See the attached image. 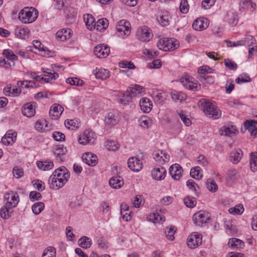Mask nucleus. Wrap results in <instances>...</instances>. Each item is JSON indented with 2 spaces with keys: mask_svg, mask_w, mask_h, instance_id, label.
I'll use <instances>...</instances> for the list:
<instances>
[{
  "mask_svg": "<svg viewBox=\"0 0 257 257\" xmlns=\"http://www.w3.org/2000/svg\"><path fill=\"white\" fill-rule=\"evenodd\" d=\"M131 99L132 97L128 95V93L126 91V93L119 99V102L123 104H126L131 101Z\"/></svg>",
  "mask_w": 257,
  "mask_h": 257,
  "instance_id": "obj_62",
  "label": "nucleus"
},
{
  "mask_svg": "<svg viewBox=\"0 0 257 257\" xmlns=\"http://www.w3.org/2000/svg\"><path fill=\"white\" fill-rule=\"evenodd\" d=\"M257 117V114L255 115ZM244 126L254 137H257V120H247L244 122Z\"/></svg>",
  "mask_w": 257,
  "mask_h": 257,
  "instance_id": "obj_18",
  "label": "nucleus"
},
{
  "mask_svg": "<svg viewBox=\"0 0 257 257\" xmlns=\"http://www.w3.org/2000/svg\"><path fill=\"white\" fill-rule=\"evenodd\" d=\"M152 176L156 180H163L166 175V170L164 167L155 168L152 171Z\"/></svg>",
  "mask_w": 257,
  "mask_h": 257,
  "instance_id": "obj_16",
  "label": "nucleus"
},
{
  "mask_svg": "<svg viewBox=\"0 0 257 257\" xmlns=\"http://www.w3.org/2000/svg\"><path fill=\"white\" fill-rule=\"evenodd\" d=\"M180 82L182 85L189 90L198 91L200 88L197 81L194 78L186 75L180 78Z\"/></svg>",
  "mask_w": 257,
  "mask_h": 257,
  "instance_id": "obj_3",
  "label": "nucleus"
},
{
  "mask_svg": "<svg viewBox=\"0 0 257 257\" xmlns=\"http://www.w3.org/2000/svg\"><path fill=\"white\" fill-rule=\"evenodd\" d=\"M224 62L225 66L230 70H235L237 67V64L230 59H225Z\"/></svg>",
  "mask_w": 257,
  "mask_h": 257,
  "instance_id": "obj_54",
  "label": "nucleus"
},
{
  "mask_svg": "<svg viewBox=\"0 0 257 257\" xmlns=\"http://www.w3.org/2000/svg\"><path fill=\"white\" fill-rule=\"evenodd\" d=\"M243 156V153L241 150H234L230 154V161L233 164H237Z\"/></svg>",
  "mask_w": 257,
  "mask_h": 257,
  "instance_id": "obj_22",
  "label": "nucleus"
},
{
  "mask_svg": "<svg viewBox=\"0 0 257 257\" xmlns=\"http://www.w3.org/2000/svg\"><path fill=\"white\" fill-rule=\"evenodd\" d=\"M22 111L24 115L29 117H32L36 113L35 109L32 102L25 104L22 107Z\"/></svg>",
  "mask_w": 257,
  "mask_h": 257,
  "instance_id": "obj_20",
  "label": "nucleus"
},
{
  "mask_svg": "<svg viewBox=\"0 0 257 257\" xmlns=\"http://www.w3.org/2000/svg\"><path fill=\"white\" fill-rule=\"evenodd\" d=\"M93 73L96 78L104 80L109 77L110 72L108 70L104 69H100L98 71L94 70Z\"/></svg>",
  "mask_w": 257,
  "mask_h": 257,
  "instance_id": "obj_33",
  "label": "nucleus"
},
{
  "mask_svg": "<svg viewBox=\"0 0 257 257\" xmlns=\"http://www.w3.org/2000/svg\"><path fill=\"white\" fill-rule=\"evenodd\" d=\"M220 134L226 136L231 137L232 135L236 134L237 130L233 126L230 127H223L220 129Z\"/></svg>",
  "mask_w": 257,
  "mask_h": 257,
  "instance_id": "obj_37",
  "label": "nucleus"
},
{
  "mask_svg": "<svg viewBox=\"0 0 257 257\" xmlns=\"http://www.w3.org/2000/svg\"><path fill=\"white\" fill-rule=\"evenodd\" d=\"M176 113L180 116L181 119L183 122V123L185 124L186 126H189L191 123V121L190 119L187 117L185 114L184 113L183 111L182 110H178L176 112Z\"/></svg>",
  "mask_w": 257,
  "mask_h": 257,
  "instance_id": "obj_50",
  "label": "nucleus"
},
{
  "mask_svg": "<svg viewBox=\"0 0 257 257\" xmlns=\"http://www.w3.org/2000/svg\"><path fill=\"white\" fill-rule=\"evenodd\" d=\"M209 218V217L207 212L200 211L194 214L193 220L195 224L200 226L203 223H206Z\"/></svg>",
  "mask_w": 257,
  "mask_h": 257,
  "instance_id": "obj_8",
  "label": "nucleus"
},
{
  "mask_svg": "<svg viewBox=\"0 0 257 257\" xmlns=\"http://www.w3.org/2000/svg\"><path fill=\"white\" fill-rule=\"evenodd\" d=\"M140 106L141 109L144 112H149L152 108V104L151 103L150 100L147 98L144 97L140 100Z\"/></svg>",
  "mask_w": 257,
  "mask_h": 257,
  "instance_id": "obj_21",
  "label": "nucleus"
},
{
  "mask_svg": "<svg viewBox=\"0 0 257 257\" xmlns=\"http://www.w3.org/2000/svg\"><path fill=\"white\" fill-rule=\"evenodd\" d=\"M48 183L50 185V188L53 190H58L59 188L58 187L55 186L58 184V182L56 178L52 175H51L48 180Z\"/></svg>",
  "mask_w": 257,
  "mask_h": 257,
  "instance_id": "obj_55",
  "label": "nucleus"
},
{
  "mask_svg": "<svg viewBox=\"0 0 257 257\" xmlns=\"http://www.w3.org/2000/svg\"><path fill=\"white\" fill-rule=\"evenodd\" d=\"M143 87L139 85H135L134 87H129L127 89V92L128 95L131 96L132 98L135 96H140L142 95V91H141Z\"/></svg>",
  "mask_w": 257,
  "mask_h": 257,
  "instance_id": "obj_27",
  "label": "nucleus"
},
{
  "mask_svg": "<svg viewBox=\"0 0 257 257\" xmlns=\"http://www.w3.org/2000/svg\"><path fill=\"white\" fill-rule=\"evenodd\" d=\"M198 105L204 114L213 119H218L221 116L220 111L217 108L215 103L205 98L200 99Z\"/></svg>",
  "mask_w": 257,
  "mask_h": 257,
  "instance_id": "obj_1",
  "label": "nucleus"
},
{
  "mask_svg": "<svg viewBox=\"0 0 257 257\" xmlns=\"http://www.w3.org/2000/svg\"><path fill=\"white\" fill-rule=\"evenodd\" d=\"M202 243V236L197 232L192 233L187 238V243L190 248H195Z\"/></svg>",
  "mask_w": 257,
  "mask_h": 257,
  "instance_id": "obj_6",
  "label": "nucleus"
},
{
  "mask_svg": "<svg viewBox=\"0 0 257 257\" xmlns=\"http://www.w3.org/2000/svg\"><path fill=\"white\" fill-rule=\"evenodd\" d=\"M171 18L167 14H164L162 16H160L159 18H158V21L163 26H166L169 24V22L170 21Z\"/></svg>",
  "mask_w": 257,
  "mask_h": 257,
  "instance_id": "obj_45",
  "label": "nucleus"
},
{
  "mask_svg": "<svg viewBox=\"0 0 257 257\" xmlns=\"http://www.w3.org/2000/svg\"><path fill=\"white\" fill-rule=\"evenodd\" d=\"M240 9L243 10L247 9L250 11L254 10L256 5L249 0H241L239 3Z\"/></svg>",
  "mask_w": 257,
  "mask_h": 257,
  "instance_id": "obj_29",
  "label": "nucleus"
},
{
  "mask_svg": "<svg viewBox=\"0 0 257 257\" xmlns=\"http://www.w3.org/2000/svg\"><path fill=\"white\" fill-rule=\"evenodd\" d=\"M96 139V136L94 132L90 130H86L82 135H80L78 138V142L83 145L87 144H93Z\"/></svg>",
  "mask_w": 257,
  "mask_h": 257,
  "instance_id": "obj_4",
  "label": "nucleus"
},
{
  "mask_svg": "<svg viewBox=\"0 0 257 257\" xmlns=\"http://www.w3.org/2000/svg\"><path fill=\"white\" fill-rule=\"evenodd\" d=\"M215 1L216 0H204L202 2V7L205 10L208 9L214 4Z\"/></svg>",
  "mask_w": 257,
  "mask_h": 257,
  "instance_id": "obj_63",
  "label": "nucleus"
},
{
  "mask_svg": "<svg viewBox=\"0 0 257 257\" xmlns=\"http://www.w3.org/2000/svg\"><path fill=\"white\" fill-rule=\"evenodd\" d=\"M63 108L59 104H54L50 110V114L54 119H57L61 115Z\"/></svg>",
  "mask_w": 257,
  "mask_h": 257,
  "instance_id": "obj_24",
  "label": "nucleus"
},
{
  "mask_svg": "<svg viewBox=\"0 0 257 257\" xmlns=\"http://www.w3.org/2000/svg\"><path fill=\"white\" fill-rule=\"evenodd\" d=\"M44 207L45 205L43 202H38L32 205V209L34 214L38 215L43 210Z\"/></svg>",
  "mask_w": 257,
  "mask_h": 257,
  "instance_id": "obj_42",
  "label": "nucleus"
},
{
  "mask_svg": "<svg viewBox=\"0 0 257 257\" xmlns=\"http://www.w3.org/2000/svg\"><path fill=\"white\" fill-rule=\"evenodd\" d=\"M201 168L199 166L195 167L191 169L190 171V176L195 179H200L202 178V175L200 174Z\"/></svg>",
  "mask_w": 257,
  "mask_h": 257,
  "instance_id": "obj_43",
  "label": "nucleus"
},
{
  "mask_svg": "<svg viewBox=\"0 0 257 257\" xmlns=\"http://www.w3.org/2000/svg\"><path fill=\"white\" fill-rule=\"evenodd\" d=\"M66 171H67V169L65 167L60 168L56 170L51 175L55 178H63V174H69L68 172H65Z\"/></svg>",
  "mask_w": 257,
  "mask_h": 257,
  "instance_id": "obj_52",
  "label": "nucleus"
},
{
  "mask_svg": "<svg viewBox=\"0 0 257 257\" xmlns=\"http://www.w3.org/2000/svg\"><path fill=\"white\" fill-rule=\"evenodd\" d=\"M52 137L56 141H63L65 140V135L60 132H54L52 134Z\"/></svg>",
  "mask_w": 257,
  "mask_h": 257,
  "instance_id": "obj_58",
  "label": "nucleus"
},
{
  "mask_svg": "<svg viewBox=\"0 0 257 257\" xmlns=\"http://www.w3.org/2000/svg\"><path fill=\"white\" fill-rule=\"evenodd\" d=\"M13 173L14 176L17 179L20 178L24 175L23 169H19L18 167L13 168Z\"/></svg>",
  "mask_w": 257,
  "mask_h": 257,
  "instance_id": "obj_60",
  "label": "nucleus"
},
{
  "mask_svg": "<svg viewBox=\"0 0 257 257\" xmlns=\"http://www.w3.org/2000/svg\"><path fill=\"white\" fill-rule=\"evenodd\" d=\"M207 19H197L192 24V28L196 31H202L208 27Z\"/></svg>",
  "mask_w": 257,
  "mask_h": 257,
  "instance_id": "obj_17",
  "label": "nucleus"
},
{
  "mask_svg": "<svg viewBox=\"0 0 257 257\" xmlns=\"http://www.w3.org/2000/svg\"><path fill=\"white\" fill-rule=\"evenodd\" d=\"M166 47H162L164 51H174L180 46L179 42L176 39L167 38Z\"/></svg>",
  "mask_w": 257,
  "mask_h": 257,
  "instance_id": "obj_19",
  "label": "nucleus"
},
{
  "mask_svg": "<svg viewBox=\"0 0 257 257\" xmlns=\"http://www.w3.org/2000/svg\"><path fill=\"white\" fill-rule=\"evenodd\" d=\"M198 72L201 74L205 73H214V70L208 66L204 65L199 68Z\"/></svg>",
  "mask_w": 257,
  "mask_h": 257,
  "instance_id": "obj_56",
  "label": "nucleus"
},
{
  "mask_svg": "<svg viewBox=\"0 0 257 257\" xmlns=\"http://www.w3.org/2000/svg\"><path fill=\"white\" fill-rule=\"evenodd\" d=\"M107 148L109 150L114 151L117 150L118 147V144L114 141H109L106 145Z\"/></svg>",
  "mask_w": 257,
  "mask_h": 257,
  "instance_id": "obj_64",
  "label": "nucleus"
},
{
  "mask_svg": "<svg viewBox=\"0 0 257 257\" xmlns=\"http://www.w3.org/2000/svg\"><path fill=\"white\" fill-rule=\"evenodd\" d=\"M188 4L187 0H182L180 5V11L182 13L186 14L188 11Z\"/></svg>",
  "mask_w": 257,
  "mask_h": 257,
  "instance_id": "obj_57",
  "label": "nucleus"
},
{
  "mask_svg": "<svg viewBox=\"0 0 257 257\" xmlns=\"http://www.w3.org/2000/svg\"><path fill=\"white\" fill-rule=\"evenodd\" d=\"M184 204L185 205L189 208H193L196 204V201L193 197L189 196L186 197L184 199Z\"/></svg>",
  "mask_w": 257,
  "mask_h": 257,
  "instance_id": "obj_51",
  "label": "nucleus"
},
{
  "mask_svg": "<svg viewBox=\"0 0 257 257\" xmlns=\"http://www.w3.org/2000/svg\"><path fill=\"white\" fill-rule=\"evenodd\" d=\"M228 244L229 246L233 249H240L244 246L243 242L236 238L229 239Z\"/></svg>",
  "mask_w": 257,
  "mask_h": 257,
  "instance_id": "obj_32",
  "label": "nucleus"
},
{
  "mask_svg": "<svg viewBox=\"0 0 257 257\" xmlns=\"http://www.w3.org/2000/svg\"><path fill=\"white\" fill-rule=\"evenodd\" d=\"M80 121L78 119H68L65 121V125L67 128L71 130H76L80 126Z\"/></svg>",
  "mask_w": 257,
  "mask_h": 257,
  "instance_id": "obj_31",
  "label": "nucleus"
},
{
  "mask_svg": "<svg viewBox=\"0 0 257 257\" xmlns=\"http://www.w3.org/2000/svg\"><path fill=\"white\" fill-rule=\"evenodd\" d=\"M206 186L207 189L212 192H216L218 189V186L216 183L211 179H208L207 180Z\"/></svg>",
  "mask_w": 257,
  "mask_h": 257,
  "instance_id": "obj_48",
  "label": "nucleus"
},
{
  "mask_svg": "<svg viewBox=\"0 0 257 257\" xmlns=\"http://www.w3.org/2000/svg\"><path fill=\"white\" fill-rule=\"evenodd\" d=\"M16 35L21 39H26L29 37V30L27 28L17 27L15 30Z\"/></svg>",
  "mask_w": 257,
  "mask_h": 257,
  "instance_id": "obj_30",
  "label": "nucleus"
},
{
  "mask_svg": "<svg viewBox=\"0 0 257 257\" xmlns=\"http://www.w3.org/2000/svg\"><path fill=\"white\" fill-rule=\"evenodd\" d=\"M84 21L88 29L92 30L95 29L96 22L92 15L86 14L84 15Z\"/></svg>",
  "mask_w": 257,
  "mask_h": 257,
  "instance_id": "obj_25",
  "label": "nucleus"
},
{
  "mask_svg": "<svg viewBox=\"0 0 257 257\" xmlns=\"http://www.w3.org/2000/svg\"><path fill=\"white\" fill-rule=\"evenodd\" d=\"M71 30L68 29H62L58 31L56 33L57 38L60 41H64L66 39L70 38L71 36Z\"/></svg>",
  "mask_w": 257,
  "mask_h": 257,
  "instance_id": "obj_28",
  "label": "nucleus"
},
{
  "mask_svg": "<svg viewBox=\"0 0 257 257\" xmlns=\"http://www.w3.org/2000/svg\"><path fill=\"white\" fill-rule=\"evenodd\" d=\"M151 30L147 26L139 28L137 32L138 39L142 42H148L153 38Z\"/></svg>",
  "mask_w": 257,
  "mask_h": 257,
  "instance_id": "obj_5",
  "label": "nucleus"
},
{
  "mask_svg": "<svg viewBox=\"0 0 257 257\" xmlns=\"http://www.w3.org/2000/svg\"><path fill=\"white\" fill-rule=\"evenodd\" d=\"M176 232V229L174 226H171L169 228L167 227L165 230V234L166 237L170 240H173L174 239V234Z\"/></svg>",
  "mask_w": 257,
  "mask_h": 257,
  "instance_id": "obj_46",
  "label": "nucleus"
},
{
  "mask_svg": "<svg viewBox=\"0 0 257 257\" xmlns=\"http://www.w3.org/2000/svg\"><path fill=\"white\" fill-rule=\"evenodd\" d=\"M131 25L128 21L125 20L119 21L116 26V29L118 32L122 33L121 35L128 36L130 34Z\"/></svg>",
  "mask_w": 257,
  "mask_h": 257,
  "instance_id": "obj_11",
  "label": "nucleus"
},
{
  "mask_svg": "<svg viewBox=\"0 0 257 257\" xmlns=\"http://www.w3.org/2000/svg\"><path fill=\"white\" fill-rule=\"evenodd\" d=\"M153 155L155 161L161 164H164L169 161L170 156L162 150L155 152Z\"/></svg>",
  "mask_w": 257,
  "mask_h": 257,
  "instance_id": "obj_15",
  "label": "nucleus"
},
{
  "mask_svg": "<svg viewBox=\"0 0 257 257\" xmlns=\"http://www.w3.org/2000/svg\"><path fill=\"white\" fill-rule=\"evenodd\" d=\"M4 197L7 200V203L6 204L8 205L9 208L15 207L19 201V195L16 192H11L6 193L5 194Z\"/></svg>",
  "mask_w": 257,
  "mask_h": 257,
  "instance_id": "obj_9",
  "label": "nucleus"
},
{
  "mask_svg": "<svg viewBox=\"0 0 257 257\" xmlns=\"http://www.w3.org/2000/svg\"><path fill=\"white\" fill-rule=\"evenodd\" d=\"M244 208L242 205H236L234 207L230 208L228 211L230 213L233 215H239L243 213Z\"/></svg>",
  "mask_w": 257,
  "mask_h": 257,
  "instance_id": "obj_44",
  "label": "nucleus"
},
{
  "mask_svg": "<svg viewBox=\"0 0 257 257\" xmlns=\"http://www.w3.org/2000/svg\"><path fill=\"white\" fill-rule=\"evenodd\" d=\"M82 158L83 161L89 166H95L98 162L97 156L90 152L83 154Z\"/></svg>",
  "mask_w": 257,
  "mask_h": 257,
  "instance_id": "obj_14",
  "label": "nucleus"
},
{
  "mask_svg": "<svg viewBox=\"0 0 257 257\" xmlns=\"http://www.w3.org/2000/svg\"><path fill=\"white\" fill-rule=\"evenodd\" d=\"M79 245L82 248H88L91 245V239L87 236H82L78 240Z\"/></svg>",
  "mask_w": 257,
  "mask_h": 257,
  "instance_id": "obj_40",
  "label": "nucleus"
},
{
  "mask_svg": "<svg viewBox=\"0 0 257 257\" xmlns=\"http://www.w3.org/2000/svg\"><path fill=\"white\" fill-rule=\"evenodd\" d=\"M251 81L250 77L246 74H241L239 77L235 80L237 83H241L244 82H248Z\"/></svg>",
  "mask_w": 257,
  "mask_h": 257,
  "instance_id": "obj_53",
  "label": "nucleus"
},
{
  "mask_svg": "<svg viewBox=\"0 0 257 257\" xmlns=\"http://www.w3.org/2000/svg\"><path fill=\"white\" fill-rule=\"evenodd\" d=\"M35 128L40 132H45L50 130V125L46 120L43 119L36 122Z\"/></svg>",
  "mask_w": 257,
  "mask_h": 257,
  "instance_id": "obj_26",
  "label": "nucleus"
},
{
  "mask_svg": "<svg viewBox=\"0 0 257 257\" xmlns=\"http://www.w3.org/2000/svg\"><path fill=\"white\" fill-rule=\"evenodd\" d=\"M250 167L253 172L257 170V152H252L250 156Z\"/></svg>",
  "mask_w": 257,
  "mask_h": 257,
  "instance_id": "obj_39",
  "label": "nucleus"
},
{
  "mask_svg": "<svg viewBox=\"0 0 257 257\" xmlns=\"http://www.w3.org/2000/svg\"><path fill=\"white\" fill-rule=\"evenodd\" d=\"M12 208H9V207L7 204L3 206L0 209L1 216L4 219H8L11 216V213L12 211H11Z\"/></svg>",
  "mask_w": 257,
  "mask_h": 257,
  "instance_id": "obj_41",
  "label": "nucleus"
},
{
  "mask_svg": "<svg viewBox=\"0 0 257 257\" xmlns=\"http://www.w3.org/2000/svg\"><path fill=\"white\" fill-rule=\"evenodd\" d=\"M109 53V48L103 44L96 46L94 49V54L99 58H106L108 56Z\"/></svg>",
  "mask_w": 257,
  "mask_h": 257,
  "instance_id": "obj_7",
  "label": "nucleus"
},
{
  "mask_svg": "<svg viewBox=\"0 0 257 257\" xmlns=\"http://www.w3.org/2000/svg\"><path fill=\"white\" fill-rule=\"evenodd\" d=\"M170 96L172 99L175 102H181L186 98V94L181 91H172L170 93Z\"/></svg>",
  "mask_w": 257,
  "mask_h": 257,
  "instance_id": "obj_35",
  "label": "nucleus"
},
{
  "mask_svg": "<svg viewBox=\"0 0 257 257\" xmlns=\"http://www.w3.org/2000/svg\"><path fill=\"white\" fill-rule=\"evenodd\" d=\"M110 186L115 189L120 188L123 184V182L120 178L112 177L109 181Z\"/></svg>",
  "mask_w": 257,
  "mask_h": 257,
  "instance_id": "obj_38",
  "label": "nucleus"
},
{
  "mask_svg": "<svg viewBox=\"0 0 257 257\" xmlns=\"http://www.w3.org/2000/svg\"><path fill=\"white\" fill-rule=\"evenodd\" d=\"M17 133L12 130L7 132L5 135L2 139V143L5 145H9L14 143L17 139Z\"/></svg>",
  "mask_w": 257,
  "mask_h": 257,
  "instance_id": "obj_12",
  "label": "nucleus"
},
{
  "mask_svg": "<svg viewBox=\"0 0 257 257\" xmlns=\"http://www.w3.org/2000/svg\"><path fill=\"white\" fill-rule=\"evenodd\" d=\"M38 16V11L33 7H26L19 14V19L23 23L30 24L36 21Z\"/></svg>",
  "mask_w": 257,
  "mask_h": 257,
  "instance_id": "obj_2",
  "label": "nucleus"
},
{
  "mask_svg": "<svg viewBox=\"0 0 257 257\" xmlns=\"http://www.w3.org/2000/svg\"><path fill=\"white\" fill-rule=\"evenodd\" d=\"M161 61L160 59L154 60L152 62L148 64V67L151 69H157L161 66Z\"/></svg>",
  "mask_w": 257,
  "mask_h": 257,
  "instance_id": "obj_61",
  "label": "nucleus"
},
{
  "mask_svg": "<svg viewBox=\"0 0 257 257\" xmlns=\"http://www.w3.org/2000/svg\"><path fill=\"white\" fill-rule=\"evenodd\" d=\"M182 169L181 166L178 164H175L170 167L169 173L172 178L175 180H178L182 176Z\"/></svg>",
  "mask_w": 257,
  "mask_h": 257,
  "instance_id": "obj_13",
  "label": "nucleus"
},
{
  "mask_svg": "<svg viewBox=\"0 0 257 257\" xmlns=\"http://www.w3.org/2000/svg\"><path fill=\"white\" fill-rule=\"evenodd\" d=\"M63 178H56L58 182V184H56L55 186L58 187L59 188L62 187L68 181V179L70 177V174H63Z\"/></svg>",
  "mask_w": 257,
  "mask_h": 257,
  "instance_id": "obj_47",
  "label": "nucleus"
},
{
  "mask_svg": "<svg viewBox=\"0 0 257 257\" xmlns=\"http://www.w3.org/2000/svg\"><path fill=\"white\" fill-rule=\"evenodd\" d=\"M108 26V21L106 18L99 19L95 24V29L98 31L105 30Z\"/></svg>",
  "mask_w": 257,
  "mask_h": 257,
  "instance_id": "obj_34",
  "label": "nucleus"
},
{
  "mask_svg": "<svg viewBox=\"0 0 257 257\" xmlns=\"http://www.w3.org/2000/svg\"><path fill=\"white\" fill-rule=\"evenodd\" d=\"M66 152V148L63 146H58L54 151V154L56 156V159L61 162H63L65 159V153Z\"/></svg>",
  "mask_w": 257,
  "mask_h": 257,
  "instance_id": "obj_23",
  "label": "nucleus"
},
{
  "mask_svg": "<svg viewBox=\"0 0 257 257\" xmlns=\"http://www.w3.org/2000/svg\"><path fill=\"white\" fill-rule=\"evenodd\" d=\"M55 256L56 250L55 248L50 246L44 250L42 257H55Z\"/></svg>",
  "mask_w": 257,
  "mask_h": 257,
  "instance_id": "obj_49",
  "label": "nucleus"
},
{
  "mask_svg": "<svg viewBox=\"0 0 257 257\" xmlns=\"http://www.w3.org/2000/svg\"><path fill=\"white\" fill-rule=\"evenodd\" d=\"M119 66L120 68H128V69H134L135 68V65L132 62H127L122 61L119 63Z\"/></svg>",
  "mask_w": 257,
  "mask_h": 257,
  "instance_id": "obj_59",
  "label": "nucleus"
},
{
  "mask_svg": "<svg viewBox=\"0 0 257 257\" xmlns=\"http://www.w3.org/2000/svg\"><path fill=\"white\" fill-rule=\"evenodd\" d=\"M127 165L131 170L136 172H139L143 168L142 161L135 157H132L128 159Z\"/></svg>",
  "mask_w": 257,
  "mask_h": 257,
  "instance_id": "obj_10",
  "label": "nucleus"
},
{
  "mask_svg": "<svg viewBox=\"0 0 257 257\" xmlns=\"http://www.w3.org/2000/svg\"><path fill=\"white\" fill-rule=\"evenodd\" d=\"M117 116L113 113L108 112L105 116V122L107 125H114L117 121Z\"/></svg>",
  "mask_w": 257,
  "mask_h": 257,
  "instance_id": "obj_36",
  "label": "nucleus"
}]
</instances>
